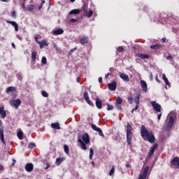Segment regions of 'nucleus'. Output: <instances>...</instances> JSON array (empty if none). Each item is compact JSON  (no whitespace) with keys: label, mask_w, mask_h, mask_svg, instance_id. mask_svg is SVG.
I'll return each instance as SVG.
<instances>
[{"label":"nucleus","mask_w":179,"mask_h":179,"mask_svg":"<svg viewBox=\"0 0 179 179\" xmlns=\"http://www.w3.org/2000/svg\"><path fill=\"white\" fill-rule=\"evenodd\" d=\"M141 134L144 141H148L150 143H155V136L152 130H148L145 126H142L141 129Z\"/></svg>","instance_id":"f257e3e1"},{"label":"nucleus","mask_w":179,"mask_h":179,"mask_svg":"<svg viewBox=\"0 0 179 179\" xmlns=\"http://www.w3.org/2000/svg\"><path fill=\"white\" fill-rule=\"evenodd\" d=\"M78 142L81 146V148L83 150H87V147L86 146V145L90 143V137L89 136V134L87 133H85L83 135L82 138H78Z\"/></svg>","instance_id":"f03ea898"},{"label":"nucleus","mask_w":179,"mask_h":179,"mask_svg":"<svg viewBox=\"0 0 179 179\" xmlns=\"http://www.w3.org/2000/svg\"><path fill=\"white\" fill-rule=\"evenodd\" d=\"M127 140L128 145H132V126L129 123L127 127Z\"/></svg>","instance_id":"7ed1b4c3"},{"label":"nucleus","mask_w":179,"mask_h":179,"mask_svg":"<svg viewBox=\"0 0 179 179\" xmlns=\"http://www.w3.org/2000/svg\"><path fill=\"white\" fill-rule=\"evenodd\" d=\"M148 173H149V166H146L145 168L141 170L138 179H146L148 177Z\"/></svg>","instance_id":"20e7f679"},{"label":"nucleus","mask_w":179,"mask_h":179,"mask_svg":"<svg viewBox=\"0 0 179 179\" xmlns=\"http://www.w3.org/2000/svg\"><path fill=\"white\" fill-rule=\"evenodd\" d=\"M174 124V116H169L166 127V131H170Z\"/></svg>","instance_id":"39448f33"},{"label":"nucleus","mask_w":179,"mask_h":179,"mask_svg":"<svg viewBox=\"0 0 179 179\" xmlns=\"http://www.w3.org/2000/svg\"><path fill=\"white\" fill-rule=\"evenodd\" d=\"M10 104L13 107H15V108L17 109L19 108V106L22 104V101L19 99L15 100H11L10 101Z\"/></svg>","instance_id":"423d86ee"},{"label":"nucleus","mask_w":179,"mask_h":179,"mask_svg":"<svg viewBox=\"0 0 179 179\" xmlns=\"http://www.w3.org/2000/svg\"><path fill=\"white\" fill-rule=\"evenodd\" d=\"M151 104L157 113H162V106L160 104L156 103V101H152Z\"/></svg>","instance_id":"0eeeda50"},{"label":"nucleus","mask_w":179,"mask_h":179,"mask_svg":"<svg viewBox=\"0 0 179 179\" xmlns=\"http://www.w3.org/2000/svg\"><path fill=\"white\" fill-rule=\"evenodd\" d=\"M171 166L176 167V169H179V158L176 157L173 159L171 162Z\"/></svg>","instance_id":"6e6552de"},{"label":"nucleus","mask_w":179,"mask_h":179,"mask_svg":"<svg viewBox=\"0 0 179 179\" xmlns=\"http://www.w3.org/2000/svg\"><path fill=\"white\" fill-rule=\"evenodd\" d=\"M92 128L94 129V131H96V132H99V135L100 136H102V138H104V134H103V131H101V129L97 127L95 124H92Z\"/></svg>","instance_id":"1a4fd4ad"},{"label":"nucleus","mask_w":179,"mask_h":179,"mask_svg":"<svg viewBox=\"0 0 179 179\" xmlns=\"http://www.w3.org/2000/svg\"><path fill=\"white\" fill-rule=\"evenodd\" d=\"M25 170L28 173H30L34 170V166L31 163H28L25 165Z\"/></svg>","instance_id":"9d476101"},{"label":"nucleus","mask_w":179,"mask_h":179,"mask_svg":"<svg viewBox=\"0 0 179 179\" xmlns=\"http://www.w3.org/2000/svg\"><path fill=\"white\" fill-rule=\"evenodd\" d=\"M108 87L109 90L114 92L117 89V83L115 81L112 82L111 83L108 84Z\"/></svg>","instance_id":"9b49d317"},{"label":"nucleus","mask_w":179,"mask_h":179,"mask_svg":"<svg viewBox=\"0 0 179 179\" xmlns=\"http://www.w3.org/2000/svg\"><path fill=\"white\" fill-rule=\"evenodd\" d=\"M6 23H8L9 24H11L12 26H13V27H15V31H19V25L17 24V23H16V22L8 21V20H6Z\"/></svg>","instance_id":"f8f14e48"},{"label":"nucleus","mask_w":179,"mask_h":179,"mask_svg":"<svg viewBox=\"0 0 179 179\" xmlns=\"http://www.w3.org/2000/svg\"><path fill=\"white\" fill-rule=\"evenodd\" d=\"M6 23H8L9 24H11L12 26H13V27H15V31H19V25L17 24V23H16V22L8 21V20H6Z\"/></svg>","instance_id":"ddd939ff"},{"label":"nucleus","mask_w":179,"mask_h":179,"mask_svg":"<svg viewBox=\"0 0 179 179\" xmlns=\"http://www.w3.org/2000/svg\"><path fill=\"white\" fill-rule=\"evenodd\" d=\"M6 23H8L9 24H11L12 26H13V27H15V31H19V25L17 24V23H16V22L8 21V20H6Z\"/></svg>","instance_id":"4468645a"},{"label":"nucleus","mask_w":179,"mask_h":179,"mask_svg":"<svg viewBox=\"0 0 179 179\" xmlns=\"http://www.w3.org/2000/svg\"><path fill=\"white\" fill-rule=\"evenodd\" d=\"M157 149V144L155 143L151 148L150 152H148V157H152V155L155 153V150Z\"/></svg>","instance_id":"2eb2a0df"},{"label":"nucleus","mask_w":179,"mask_h":179,"mask_svg":"<svg viewBox=\"0 0 179 179\" xmlns=\"http://www.w3.org/2000/svg\"><path fill=\"white\" fill-rule=\"evenodd\" d=\"M140 83L143 92H148V84L146 83V82L142 80H141Z\"/></svg>","instance_id":"dca6fc26"},{"label":"nucleus","mask_w":179,"mask_h":179,"mask_svg":"<svg viewBox=\"0 0 179 179\" xmlns=\"http://www.w3.org/2000/svg\"><path fill=\"white\" fill-rule=\"evenodd\" d=\"M84 99L85 100V101L90 104V106H93V103H92V101H90V99L89 98V94H87V92H85L84 93Z\"/></svg>","instance_id":"f3484780"},{"label":"nucleus","mask_w":179,"mask_h":179,"mask_svg":"<svg viewBox=\"0 0 179 179\" xmlns=\"http://www.w3.org/2000/svg\"><path fill=\"white\" fill-rule=\"evenodd\" d=\"M84 12L86 13L87 17H92L93 16V11L90 10L89 13L86 10V3H84V6L83 7Z\"/></svg>","instance_id":"a211bd4d"},{"label":"nucleus","mask_w":179,"mask_h":179,"mask_svg":"<svg viewBox=\"0 0 179 179\" xmlns=\"http://www.w3.org/2000/svg\"><path fill=\"white\" fill-rule=\"evenodd\" d=\"M120 77L124 81V82H129V76L125 73H120Z\"/></svg>","instance_id":"6ab92c4d"},{"label":"nucleus","mask_w":179,"mask_h":179,"mask_svg":"<svg viewBox=\"0 0 179 179\" xmlns=\"http://www.w3.org/2000/svg\"><path fill=\"white\" fill-rule=\"evenodd\" d=\"M38 44L40 45V48H44V47H48V43H47V40L41 41V42H38Z\"/></svg>","instance_id":"aec40b11"},{"label":"nucleus","mask_w":179,"mask_h":179,"mask_svg":"<svg viewBox=\"0 0 179 179\" xmlns=\"http://www.w3.org/2000/svg\"><path fill=\"white\" fill-rule=\"evenodd\" d=\"M80 44H87L89 43V38L87 36H83L81 38H80Z\"/></svg>","instance_id":"412c9836"},{"label":"nucleus","mask_w":179,"mask_h":179,"mask_svg":"<svg viewBox=\"0 0 179 179\" xmlns=\"http://www.w3.org/2000/svg\"><path fill=\"white\" fill-rule=\"evenodd\" d=\"M136 57L138 58H141V59H148L149 56L148 55H143V54H137Z\"/></svg>","instance_id":"4be33fe9"},{"label":"nucleus","mask_w":179,"mask_h":179,"mask_svg":"<svg viewBox=\"0 0 179 179\" xmlns=\"http://www.w3.org/2000/svg\"><path fill=\"white\" fill-rule=\"evenodd\" d=\"M81 11H82V9L81 10L74 9L69 12V15H79V13H80Z\"/></svg>","instance_id":"5701e85b"},{"label":"nucleus","mask_w":179,"mask_h":179,"mask_svg":"<svg viewBox=\"0 0 179 179\" xmlns=\"http://www.w3.org/2000/svg\"><path fill=\"white\" fill-rule=\"evenodd\" d=\"M52 33L55 36H58L59 34H62V33H64V29H59L57 30L53 31Z\"/></svg>","instance_id":"b1692460"},{"label":"nucleus","mask_w":179,"mask_h":179,"mask_svg":"<svg viewBox=\"0 0 179 179\" xmlns=\"http://www.w3.org/2000/svg\"><path fill=\"white\" fill-rule=\"evenodd\" d=\"M0 115H1V118L6 117V112H5L3 107L0 108Z\"/></svg>","instance_id":"393cba45"},{"label":"nucleus","mask_w":179,"mask_h":179,"mask_svg":"<svg viewBox=\"0 0 179 179\" xmlns=\"http://www.w3.org/2000/svg\"><path fill=\"white\" fill-rule=\"evenodd\" d=\"M36 59H37V52H32V53H31V62H36Z\"/></svg>","instance_id":"a878e982"},{"label":"nucleus","mask_w":179,"mask_h":179,"mask_svg":"<svg viewBox=\"0 0 179 179\" xmlns=\"http://www.w3.org/2000/svg\"><path fill=\"white\" fill-rule=\"evenodd\" d=\"M13 92H16V88L15 87H8L6 89V93H13Z\"/></svg>","instance_id":"bb28decb"},{"label":"nucleus","mask_w":179,"mask_h":179,"mask_svg":"<svg viewBox=\"0 0 179 179\" xmlns=\"http://www.w3.org/2000/svg\"><path fill=\"white\" fill-rule=\"evenodd\" d=\"M52 128H54V129H60L61 127H59V123H52L51 124Z\"/></svg>","instance_id":"cd10ccee"},{"label":"nucleus","mask_w":179,"mask_h":179,"mask_svg":"<svg viewBox=\"0 0 179 179\" xmlns=\"http://www.w3.org/2000/svg\"><path fill=\"white\" fill-rule=\"evenodd\" d=\"M34 8H36V5H34V4H29L27 6V10H29V11L33 10V9H34Z\"/></svg>","instance_id":"c85d7f7f"},{"label":"nucleus","mask_w":179,"mask_h":179,"mask_svg":"<svg viewBox=\"0 0 179 179\" xmlns=\"http://www.w3.org/2000/svg\"><path fill=\"white\" fill-rule=\"evenodd\" d=\"M0 138L1 142L5 144V138L3 137V131L0 129Z\"/></svg>","instance_id":"c756f323"},{"label":"nucleus","mask_w":179,"mask_h":179,"mask_svg":"<svg viewBox=\"0 0 179 179\" xmlns=\"http://www.w3.org/2000/svg\"><path fill=\"white\" fill-rule=\"evenodd\" d=\"M162 78L165 82V84H166L168 86H170V82H169V79H167V77H166V74H163Z\"/></svg>","instance_id":"7c9ffc66"},{"label":"nucleus","mask_w":179,"mask_h":179,"mask_svg":"<svg viewBox=\"0 0 179 179\" xmlns=\"http://www.w3.org/2000/svg\"><path fill=\"white\" fill-rule=\"evenodd\" d=\"M96 106L98 108H101V101H100L99 99H96Z\"/></svg>","instance_id":"2f4dec72"},{"label":"nucleus","mask_w":179,"mask_h":179,"mask_svg":"<svg viewBox=\"0 0 179 179\" xmlns=\"http://www.w3.org/2000/svg\"><path fill=\"white\" fill-rule=\"evenodd\" d=\"M62 162H64V159H62L61 158H57L55 164H57V166H59L61 164V163H62Z\"/></svg>","instance_id":"473e14b6"},{"label":"nucleus","mask_w":179,"mask_h":179,"mask_svg":"<svg viewBox=\"0 0 179 179\" xmlns=\"http://www.w3.org/2000/svg\"><path fill=\"white\" fill-rule=\"evenodd\" d=\"M64 152L66 155H69V147H68V145H64Z\"/></svg>","instance_id":"72a5a7b5"},{"label":"nucleus","mask_w":179,"mask_h":179,"mask_svg":"<svg viewBox=\"0 0 179 179\" xmlns=\"http://www.w3.org/2000/svg\"><path fill=\"white\" fill-rule=\"evenodd\" d=\"M115 171V166H113L112 169H110V172H109V176H113V174H114V172Z\"/></svg>","instance_id":"f704fd0d"},{"label":"nucleus","mask_w":179,"mask_h":179,"mask_svg":"<svg viewBox=\"0 0 179 179\" xmlns=\"http://www.w3.org/2000/svg\"><path fill=\"white\" fill-rule=\"evenodd\" d=\"M17 138H19V139H23V132L22 131H18L17 134Z\"/></svg>","instance_id":"c9c22d12"},{"label":"nucleus","mask_w":179,"mask_h":179,"mask_svg":"<svg viewBox=\"0 0 179 179\" xmlns=\"http://www.w3.org/2000/svg\"><path fill=\"white\" fill-rule=\"evenodd\" d=\"M94 153V152L93 151V149L90 148V160H92V159H93Z\"/></svg>","instance_id":"e433bc0d"},{"label":"nucleus","mask_w":179,"mask_h":179,"mask_svg":"<svg viewBox=\"0 0 179 179\" xmlns=\"http://www.w3.org/2000/svg\"><path fill=\"white\" fill-rule=\"evenodd\" d=\"M116 103H117V104H121L122 103V99H121V97L117 98Z\"/></svg>","instance_id":"4c0bfd02"},{"label":"nucleus","mask_w":179,"mask_h":179,"mask_svg":"<svg viewBox=\"0 0 179 179\" xmlns=\"http://www.w3.org/2000/svg\"><path fill=\"white\" fill-rule=\"evenodd\" d=\"M139 99H140V96L139 95H137L136 96V98H135V103L137 105H139Z\"/></svg>","instance_id":"58836bf2"},{"label":"nucleus","mask_w":179,"mask_h":179,"mask_svg":"<svg viewBox=\"0 0 179 179\" xmlns=\"http://www.w3.org/2000/svg\"><path fill=\"white\" fill-rule=\"evenodd\" d=\"M159 45H152L150 46V48H152V50H157V48H159Z\"/></svg>","instance_id":"ea45409f"},{"label":"nucleus","mask_w":179,"mask_h":179,"mask_svg":"<svg viewBox=\"0 0 179 179\" xmlns=\"http://www.w3.org/2000/svg\"><path fill=\"white\" fill-rule=\"evenodd\" d=\"M133 101H134V98L132 96H129L128 102L129 103V104H132Z\"/></svg>","instance_id":"a19ab883"},{"label":"nucleus","mask_w":179,"mask_h":179,"mask_svg":"<svg viewBox=\"0 0 179 179\" xmlns=\"http://www.w3.org/2000/svg\"><path fill=\"white\" fill-rule=\"evenodd\" d=\"M118 52H122L124 51V48L122 46H119L117 48Z\"/></svg>","instance_id":"79ce46f5"},{"label":"nucleus","mask_w":179,"mask_h":179,"mask_svg":"<svg viewBox=\"0 0 179 179\" xmlns=\"http://www.w3.org/2000/svg\"><path fill=\"white\" fill-rule=\"evenodd\" d=\"M42 64H43L44 65L47 64V58H45V57H42Z\"/></svg>","instance_id":"37998d69"},{"label":"nucleus","mask_w":179,"mask_h":179,"mask_svg":"<svg viewBox=\"0 0 179 179\" xmlns=\"http://www.w3.org/2000/svg\"><path fill=\"white\" fill-rule=\"evenodd\" d=\"M42 96H43V97H48V94L47 93V92L43 91Z\"/></svg>","instance_id":"c03bdc74"},{"label":"nucleus","mask_w":179,"mask_h":179,"mask_svg":"<svg viewBox=\"0 0 179 179\" xmlns=\"http://www.w3.org/2000/svg\"><path fill=\"white\" fill-rule=\"evenodd\" d=\"M29 148L30 149H33L34 148H36V144H34V143H30V144L29 145Z\"/></svg>","instance_id":"a18cd8bd"},{"label":"nucleus","mask_w":179,"mask_h":179,"mask_svg":"<svg viewBox=\"0 0 179 179\" xmlns=\"http://www.w3.org/2000/svg\"><path fill=\"white\" fill-rule=\"evenodd\" d=\"M139 107V105L136 104V107L131 110V113H134V111H136Z\"/></svg>","instance_id":"49530a36"},{"label":"nucleus","mask_w":179,"mask_h":179,"mask_svg":"<svg viewBox=\"0 0 179 179\" xmlns=\"http://www.w3.org/2000/svg\"><path fill=\"white\" fill-rule=\"evenodd\" d=\"M22 8L24 9V10H27V8H26V3H22Z\"/></svg>","instance_id":"de8ad7c7"},{"label":"nucleus","mask_w":179,"mask_h":179,"mask_svg":"<svg viewBox=\"0 0 179 179\" xmlns=\"http://www.w3.org/2000/svg\"><path fill=\"white\" fill-rule=\"evenodd\" d=\"M114 108V106H111V105H108V110H113Z\"/></svg>","instance_id":"09e8293b"},{"label":"nucleus","mask_w":179,"mask_h":179,"mask_svg":"<svg viewBox=\"0 0 179 179\" xmlns=\"http://www.w3.org/2000/svg\"><path fill=\"white\" fill-rule=\"evenodd\" d=\"M11 16H12L13 17H16V11H13V12L11 13Z\"/></svg>","instance_id":"8fccbe9b"},{"label":"nucleus","mask_w":179,"mask_h":179,"mask_svg":"<svg viewBox=\"0 0 179 179\" xmlns=\"http://www.w3.org/2000/svg\"><path fill=\"white\" fill-rule=\"evenodd\" d=\"M70 22H71V23H76V22H78V20L72 18V19L70 20Z\"/></svg>","instance_id":"3c124183"},{"label":"nucleus","mask_w":179,"mask_h":179,"mask_svg":"<svg viewBox=\"0 0 179 179\" xmlns=\"http://www.w3.org/2000/svg\"><path fill=\"white\" fill-rule=\"evenodd\" d=\"M38 38H38V36H35V41H36V42L38 44V43H40L41 41H38Z\"/></svg>","instance_id":"603ef678"},{"label":"nucleus","mask_w":179,"mask_h":179,"mask_svg":"<svg viewBox=\"0 0 179 179\" xmlns=\"http://www.w3.org/2000/svg\"><path fill=\"white\" fill-rule=\"evenodd\" d=\"M157 118L159 120H160V118H162V112H160L159 114H158Z\"/></svg>","instance_id":"864d4df0"},{"label":"nucleus","mask_w":179,"mask_h":179,"mask_svg":"<svg viewBox=\"0 0 179 179\" xmlns=\"http://www.w3.org/2000/svg\"><path fill=\"white\" fill-rule=\"evenodd\" d=\"M166 59H169V61H171V59H173V56H168Z\"/></svg>","instance_id":"5fc2aeb1"},{"label":"nucleus","mask_w":179,"mask_h":179,"mask_svg":"<svg viewBox=\"0 0 179 179\" xmlns=\"http://www.w3.org/2000/svg\"><path fill=\"white\" fill-rule=\"evenodd\" d=\"M99 83H103V78L101 77L99 78Z\"/></svg>","instance_id":"6e6d98bb"},{"label":"nucleus","mask_w":179,"mask_h":179,"mask_svg":"<svg viewBox=\"0 0 179 179\" xmlns=\"http://www.w3.org/2000/svg\"><path fill=\"white\" fill-rule=\"evenodd\" d=\"M126 167H127V169H130L131 164H126Z\"/></svg>","instance_id":"4d7b16f0"},{"label":"nucleus","mask_w":179,"mask_h":179,"mask_svg":"<svg viewBox=\"0 0 179 179\" xmlns=\"http://www.w3.org/2000/svg\"><path fill=\"white\" fill-rule=\"evenodd\" d=\"M48 169H50V165L48 163H47V167L45 168V170H48Z\"/></svg>","instance_id":"13d9d810"},{"label":"nucleus","mask_w":179,"mask_h":179,"mask_svg":"<svg viewBox=\"0 0 179 179\" xmlns=\"http://www.w3.org/2000/svg\"><path fill=\"white\" fill-rule=\"evenodd\" d=\"M12 47H13L14 48H16V46L15 45V43H12Z\"/></svg>","instance_id":"bf43d9fd"},{"label":"nucleus","mask_w":179,"mask_h":179,"mask_svg":"<svg viewBox=\"0 0 179 179\" xmlns=\"http://www.w3.org/2000/svg\"><path fill=\"white\" fill-rule=\"evenodd\" d=\"M162 41H163L164 43H166V38H162Z\"/></svg>","instance_id":"052dcab7"},{"label":"nucleus","mask_w":179,"mask_h":179,"mask_svg":"<svg viewBox=\"0 0 179 179\" xmlns=\"http://www.w3.org/2000/svg\"><path fill=\"white\" fill-rule=\"evenodd\" d=\"M2 2H8V0H0Z\"/></svg>","instance_id":"680f3d73"},{"label":"nucleus","mask_w":179,"mask_h":179,"mask_svg":"<svg viewBox=\"0 0 179 179\" xmlns=\"http://www.w3.org/2000/svg\"><path fill=\"white\" fill-rule=\"evenodd\" d=\"M0 170H3V166H0Z\"/></svg>","instance_id":"e2e57ef3"},{"label":"nucleus","mask_w":179,"mask_h":179,"mask_svg":"<svg viewBox=\"0 0 179 179\" xmlns=\"http://www.w3.org/2000/svg\"><path fill=\"white\" fill-rule=\"evenodd\" d=\"M80 78H77V82H80Z\"/></svg>","instance_id":"0e129e2a"},{"label":"nucleus","mask_w":179,"mask_h":179,"mask_svg":"<svg viewBox=\"0 0 179 179\" xmlns=\"http://www.w3.org/2000/svg\"><path fill=\"white\" fill-rule=\"evenodd\" d=\"M108 75H110V73L106 74V78H108Z\"/></svg>","instance_id":"69168bd1"},{"label":"nucleus","mask_w":179,"mask_h":179,"mask_svg":"<svg viewBox=\"0 0 179 179\" xmlns=\"http://www.w3.org/2000/svg\"><path fill=\"white\" fill-rule=\"evenodd\" d=\"M43 7V6H40L39 7H38V9H41V8Z\"/></svg>","instance_id":"338daca9"},{"label":"nucleus","mask_w":179,"mask_h":179,"mask_svg":"<svg viewBox=\"0 0 179 179\" xmlns=\"http://www.w3.org/2000/svg\"><path fill=\"white\" fill-rule=\"evenodd\" d=\"M71 2H75V0H70Z\"/></svg>","instance_id":"774afa93"}]
</instances>
